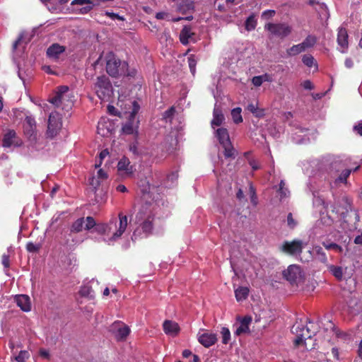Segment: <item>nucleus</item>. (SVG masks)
Masks as SVG:
<instances>
[{
	"instance_id": "nucleus-1",
	"label": "nucleus",
	"mask_w": 362,
	"mask_h": 362,
	"mask_svg": "<svg viewBox=\"0 0 362 362\" xmlns=\"http://www.w3.org/2000/svg\"><path fill=\"white\" fill-rule=\"evenodd\" d=\"M106 71L113 78H118L122 76H135V69L129 70L128 63L121 61L113 52H110L105 56Z\"/></svg>"
},
{
	"instance_id": "nucleus-2",
	"label": "nucleus",
	"mask_w": 362,
	"mask_h": 362,
	"mask_svg": "<svg viewBox=\"0 0 362 362\" xmlns=\"http://www.w3.org/2000/svg\"><path fill=\"white\" fill-rule=\"evenodd\" d=\"M73 97L68 86H61L57 87L55 95L49 99V102L55 107L69 112L74 105Z\"/></svg>"
},
{
	"instance_id": "nucleus-3",
	"label": "nucleus",
	"mask_w": 362,
	"mask_h": 362,
	"mask_svg": "<svg viewBox=\"0 0 362 362\" xmlns=\"http://www.w3.org/2000/svg\"><path fill=\"white\" fill-rule=\"evenodd\" d=\"M309 325L304 326L303 325H295L292 327V332L296 334V337L294 340L295 346L304 345L307 346L306 340L310 339L313 336L317 333V328L312 322H309Z\"/></svg>"
},
{
	"instance_id": "nucleus-4",
	"label": "nucleus",
	"mask_w": 362,
	"mask_h": 362,
	"mask_svg": "<svg viewBox=\"0 0 362 362\" xmlns=\"http://www.w3.org/2000/svg\"><path fill=\"white\" fill-rule=\"evenodd\" d=\"M136 219L140 221L143 220L139 227L134 231L132 239L134 241L138 238H147L152 234L154 227L155 216L153 214H148L145 218L143 214L139 212L136 216Z\"/></svg>"
},
{
	"instance_id": "nucleus-5",
	"label": "nucleus",
	"mask_w": 362,
	"mask_h": 362,
	"mask_svg": "<svg viewBox=\"0 0 362 362\" xmlns=\"http://www.w3.org/2000/svg\"><path fill=\"white\" fill-rule=\"evenodd\" d=\"M98 97L103 101H109L113 95V87L110 80L106 76L97 78L94 86Z\"/></svg>"
},
{
	"instance_id": "nucleus-6",
	"label": "nucleus",
	"mask_w": 362,
	"mask_h": 362,
	"mask_svg": "<svg viewBox=\"0 0 362 362\" xmlns=\"http://www.w3.org/2000/svg\"><path fill=\"white\" fill-rule=\"evenodd\" d=\"M305 244L301 240H293L292 241H284L280 247V250L288 255H300Z\"/></svg>"
},
{
	"instance_id": "nucleus-7",
	"label": "nucleus",
	"mask_w": 362,
	"mask_h": 362,
	"mask_svg": "<svg viewBox=\"0 0 362 362\" xmlns=\"http://www.w3.org/2000/svg\"><path fill=\"white\" fill-rule=\"evenodd\" d=\"M62 126V117L57 112L50 113L48 119L47 130L46 132L47 136L52 139L56 136Z\"/></svg>"
},
{
	"instance_id": "nucleus-8",
	"label": "nucleus",
	"mask_w": 362,
	"mask_h": 362,
	"mask_svg": "<svg viewBox=\"0 0 362 362\" xmlns=\"http://www.w3.org/2000/svg\"><path fill=\"white\" fill-rule=\"evenodd\" d=\"M194 2L192 0H181L177 5V11L183 15H189L185 18L178 17L173 18V22H178L182 19L192 21L193 19L192 13L194 11Z\"/></svg>"
},
{
	"instance_id": "nucleus-9",
	"label": "nucleus",
	"mask_w": 362,
	"mask_h": 362,
	"mask_svg": "<svg viewBox=\"0 0 362 362\" xmlns=\"http://www.w3.org/2000/svg\"><path fill=\"white\" fill-rule=\"evenodd\" d=\"M265 29L269 31L273 35L280 38H284L289 35L292 28L286 23H269L265 25Z\"/></svg>"
},
{
	"instance_id": "nucleus-10",
	"label": "nucleus",
	"mask_w": 362,
	"mask_h": 362,
	"mask_svg": "<svg viewBox=\"0 0 362 362\" xmlns=\"http://www.w3.org/2000/svg\"><path fill=\"white\" fill-rule=\"evenodd\" d=\"M23 132L30 141H35L37 140L36 122L31 115H25L23 122Z\"/></svg>"
},
{
	"instance_id": "nucleus-11",
	"label": "nucleus",
	"mask_w": 362,
	"mask_h": 362,
	"mask_svg": "<svg viewBox=\"0 0 362 362\" xmlns=\"http://www.w3.org/2000/svg\"><path fill=\"white\" fill-rule=\"evenodd\" d=\"M117 168L118 175L123 178L132 177L135 171L134 167L131 165L129 159L126 156H123L119 160Z\"/></svg>"
},
{
	"instance_id": "nucleus-12",
	"label": "nucleus",
	"mask_w": 362,
	"mask_h": 362,
	"mask_svg": "<svg viewBox=\"0 0 362 362\" xmlns=\"http://www.w3.org/2000/svg\"><path fill=\"white\" fill-rule=\"evenodd\" d=\"M284 277L291 284L296 283L303 276V272L300 266L291 264L283 272Z\"/></svg>"
},
{
	"instance_id": "nucleus-13",
	"label": "nucleus",
	"mask_w": 362,
	"mask_h": 362,
	"mask_svg": "<svg viewBox=\"0 0 362 362\" xmlns=\"http://www.w3.org/2000/svg\"><path fill=\"white\" fill-rule=\"evenodd\" d=\"M197 339L198 341L206 348L213 346L218 340L216 334L209 332L207 330L204 331L203 333L199 332L197 334Z\"/></svg>"
},
{
	"instance_id": "nucleus-14",
	"label": "nucleus",
	"mask_w": 362,
	"mask_h": 362,
	"mask_svg": "<svg viewBox=\"0 0 362 362\" xmlns=\"http://www.w3.org/2000/svg\"><path fill=\"white\" fill-rule=\"evenodd\" d=\"M119 222L118 228L115 233H113L112 237L110 238V241H115L119 239L124 233L128 226V218L127 216L123 215L122 213H119Z\"/></svg>"
},
{
	"instance_id": "nucleus-15",
	"label": "nucleus",
	"mask_w": 362,
	"mask_h": 362,
	"mask_svg": "<svg viewBox=\"0 0 362 362\" xmlns=\"http://www.w3.org/2000/svg\"><path fill=\"white\" fill-rule=\"evenodd\" d=\"M112 329L116 330L115 337L117 340H124L129 334L130 329L120 322H115L112 325Z\"/></svg>"
},
{
	"instance_id": "nucleus-16",
	"label": "nucleus",
	"mask_w": 362,
	"mask_h": 362,
	"mask_svg": "<svg viewBox=\"0 0 362 362\" xmlns=\"http://www.w3.org/2000/svg\"><path fill=\"white\" fill-rule=\"evenodd\" d=\"M348 33L346 28H340L338 30L337 33V43L339 45V49L341 52H344L345 50L348 48L349 42H348Z\"/></svg>"
},
{
	"instance_id": "nucleus-17",
	"label": "nucleus",
	"mask_w": 362,
	"mask_h": 362,
	"mask_svg": "<svg viewBox=\"0 0 362 362\" xmlns=\"http://www.w3.org/2000/svg\"><path fill=\"white\" fill-rule=\"evenodd\" d=\"M65 50L64 46L60 45L58 43H54L47 48L46 54L49 59H57L59 55L64 52Z\"/></svg>"
},
{
	"instance_id": "nucleus-18",
	"label": "nucleus",
	"mask_w": 362,
	"mask_h": 362,
	"mask_svg": "<svg viewBox=\"0 0 362 362\" xmlns=\"http://www.w3.org/2000/svg\"><path fill=\"white\" fill-rule=\"evenodd\" d=\"M163 327L165 334L173 337L177 335L180 330L179 325L172 320H165Z\"/></svg>"
},
{
	"instance_id": "nucleus-19",
	"label": "nucleus",
	"mask_w": 362,
	"mask_h": 362,
	"mask_svg": "<svg viewBox=\"0 0 362 362\" xmlns=\"http://www.w3.org/2000/svg\"><path fill=\"white\" fill-rule=\"evenodd\" d=\"M252 322V318L250 316H245L240 320V325L237 327L234 332L236 336H240L243 334L248 333L250 332L249 325Z\"/></svg>"
},
{
	"instance_id": "nucleus-20",
	"label": "nucleus",
	"mask_w": 362,
	"mask_h": 362,
	"mask_svg": "<svg viewBox=\"0 0 362 362\" xmlns=\"http://www.w3.org/2000/svg\"><path fill=\"white\" fill-rule=\"evenodd\" d=\"M17 305L24 312H28L31 310V303L30 297L27 295H18L16 296Z\"/></svg>"
},
{
	"instance_id": "nucleus-21",
	"label": "nucleus",
	"mask_w": 362,
	"mask_h": 362,
	"mask_svg": "<svg viewBox=\"0 0 362 362\" xmlns=\"http://www.w3.org/2000/svg\"><path fill=\"white\" fill-rule=\"evenodd\" d=\"M194 35H195V33L192 31L191 27L185 25L180 33V41L183 45H187Z\"/></svg>"
},
{
	"instance_id": "nucleus-22",
	"label": "nucleus",
	"mask_w": 362,
	"mask_h": 362,
	"mask_svg": "<svg viewBox=\"0 0 362 362\" xmlns=\"http://www.w3.org/2000/svg\"><path fill=\"white\" fill-rule=\"evenodd\" d=\"M216 136L221 146L230 143L228 130L225 128H219L216 130Z\"/></svg>"
},
{
	"instance_id": "nucleus-23",
	"label": "nucleus",
	"mask_w": 362,
	"mask_h": 362,
	"mask_svg": "<svg viewBox=\"0 0 362 362\" xmlns=\"http://www.w3.org/2000/svg\"><path fill=\"white\" fill-rule=\"evenodd\" d=\"M16 137V133L13 130H11L7 132L3 139L2 146L4 147L8 148L11 146L12 144H14L13 139Z\"/></svg>"
},
{
	"instance_id": "nucleus-24",
	"label": "nucleus",
	"mask_w": 362,
	"mask_h": 362,
	"mask_svg": "<svg viewBox=\"0 0 362 362\" xmlns=\"http://www.w3.org/2000/svg\"><path fill=\"white\" fill-rule=\"evenodd\" d=\"M247 110L252 113V115L257 117L261 118L264 116V109L259 108L257 103L254 104L252 103L248 104Z\"/></svg>"
},
{
	"instance_id": "nucleus-25",
	"label": "nucleus",
	"mask_w": 362,
	"mask_h": 362,
	"mask_svg": "<svg viewBox=\"0 0 362 362\" xmlns=\"http://www.w3.org/2000/svg\"><path fill=\"white\" fill-rule=\"evenodd\" d=\"M248 295L249 288L247 287L240 286L235 290V296L238 301L245 300Z\"/></svg>"
},
{
	"instance_id": "nucleus-26",
	"label": "nucleus",
	"mask_w": 362,
	"mask_h": 362,
	"mask_svg": "<svg viewBox=\"0 0 362 362\" xmlns=\"http://www.w3.org/2000/svg\"><path fill=\"white\" fill-rule=\"evenodd\" d=\"M224 120V116L221 110L214 108V118L211 121L212 126H220Z\"/></svg>"
},
{
	"instance_id": "nucleus-27",
	"label": "nucleus",
	"mask_w": 362,
	"mask_h": 362,
	"mask_svg": "<svg viewBox=\"0 0 362 362\" xmlns=\"http://www.w3.org/2000/svg\"><path fill=\"white\" fill-rule=\"evenodd\" d=\"M329 272L339 281L343 279V269L341 267L335 265H329L328 267Z\"/></svg>"
},
{
	"instance_id": "nucleus-28",
	"label": "nucleus",
	"mask_w": 362,
	"mask_h": 362,
	"mask_svg": "<svg viewBox=\"0 0 362 362\" xmlns=\"http://www.w3.org/2000/svg\"><path fill=\"white\" fill-rule=\"evenodd\" d=\"M257 20L255 18V15L252 13L245 21V28L247 31H251L255 29L257 26Z\"/></svg>"
},
{
	"instance_id": "nucleus-29",
	"label": "nucleus",
	"mask_w": 362,
	"mask_h": 362,
	"mask_svg": "<svg viewBox=\"0 0 362 362\" xmlns=\"http://www.w3.org/2000/svg\"><path fill=\"white\" fill-rule=\"evenodd\" d=\"M84 218H79L76 219L71 225L70 230L71 233H79L82 231L83 228Z\"/></svg>"
},
{
	"instance_id": "nucleus-30",
	"label": "nucleus",
	"mask_w": 362,
	"mask_h": 362,
	"mask_svg": "<svg viewBox=\"0 0 362 362\" xmlns=\"http://www.w3.org/2000/svg\"><path fill=\"white\" fill-rule=\"evenodd\" d=\"M305 50L302 42L298 45H293L291 48L287 49V54L289 56H294L298 54Z\"/></svg>"
},
{
	"instance_id": "nucleus-31",
	"label": "nucleus",
	"mask_w": 362,
	"mask_h": 362,
	"mask_svg": "<svg viewBox=\"0 0 362 362\" xmlns=\"http://www.w3.org/2000/svg\"><path fill=\"white\" fill-rule=\"evenodd\" d=\"M222 146L224 148L223 154H224V156L226 158H235V150L233 148V146H232L231 142L229 143L228 144L223 145Z\"/></svg>"
},
{
	"instance_id": "nucleus-32",
	"label": "nucleus",
	"mask_w": 362,
	"mask_h": 362,
	"mask_svg": "<svg viewBox=\"0 0 362 362\" xmlns=\"http://www.w3.org/2000/svg\"><path fill=\"white\" fill-rule=\"evenodd\" d=\"M221 342L223 344H228L230 341V332L228 328L223 327L221 329Z\"/></svg>"
},
{
	"instance_id": "nucleus-33",
	"label": "nucleus",
	"mask_w": 362,
	"mask_h": 362,
	"mask_svg": "<svg viewBox=\"0 0 362 362\" xmlns=\"http://www.w3.org/2000/svg\"><path fill=\"white\" fill-rule=\"evenodd\" d=\"M351 170L345 169L343 170L339 176L335 180V183H347V178L349 177Z\"/></svg>"
},
{
	"instance_id": "nucleus-34",
	"label": "nucleus",
	"mask_w": 362,
	"mask_h": 362,
	"mask_svg": "<svg viewBox=\"0 0 362 362\" xmlns=\"http://www.w3.org/2000/svg\"><path fill=\"white\" fill-rule=\"evenodd\" d=\"M241 108L240 107H235L231 111V116L233 118V122L235 124H238L243 122V117L241 115Z\"/></svg>"
},
{
	"instance_id": "nucleus-35",
	"label": "nucleus",
	"mask_w": 362,
	"mask_h": 362,
	"mask_svg": "<svg viewBox=\"0 0 362 362\" xmlns=\"http://www.w3.org/2000/svg\"><path fill=\"white\" fill-rule=\"evenodd\" d=\"M317 42V37L314 35H308L305 39L303 41L302 44L305 49H308L313 47Z\"/></svg>"
},
{
	"instance_id": "nucleus-36",
	"label": "nucleus",
	"mask_w": 362,
	"mask_h": 362,
	"mask_svg": "<svg viewBox=\"0 0 362 362\" xmlns=\"http://www.w3.org/2000/svg\"><path fill=\"white\" fill-rule=\"evenodd\" d=\"M79 293L83 297L93 298V291L89 286H83L81 288Z\"/></svg>"
},
{
	"instance_id": "nucleus-37",
	"label": "nucleus",
	"mask_w": 362,
	"mask_h": 362,
	"mask_svg": "<svg viewBox=\"0 0 362 362\" xmlns=\"http://www.w3.org/2000/svg\"><path fill=\"white\" fill-rule=\"evenodd\" d=\"M188 65L190 69L191 73L194 75L196 72V66L197 63V60L194 54H191L189 56L187 59Z\"/></svg>"
},
{
	"instance_id": "nucleus-38",
	"label": "nucleus",
	"mask_w": 362,
	"mask_h": 362,
	"mask_svg": "<svg viewBox=\"0 0 362 362\" xmlns=\"http://www.w3.org/2000/svg\"><path fill=\"white\" fill-rule=\"evenodd\" d=\"M322 245L325 247L326 250H333L339 252H341L343 251L342 247L334 243H322Z\"/></svg>"
},
{
	"instance_id": "nucleus-39",
	"label": "nucleus",
	"mask_w": 362,
	"mask_h": 362,
	"mask_svg": "<svg viewBox=\"0 0 362 362\" xmlns=\"http://www.w3.org/2000/svg\"><path fill=\"white\" fill-rule=\"evenodd\" d=\"M42 245L40 243L35 244L32 242H28L26 244V250L29 252H37L40 250Z\"/></svg>"
},
{
	"instance_id": "nucleus-40",
	"label": "nucleus",
	"mask_w": 362,
	"mask_h": 362,
	"mask_svg": "<svg viewBox=\"0 0 362 362\" xmlns=\"http://www.w3.org/2000/svg\"><path fill=\"white\" fill-rule=\"evenodd\" d=\"M302 62L308 67H312L315 64V59L311 54H304L302 57Z\"/></svg>"
},
{
	"instance_id": "nucleus-41",
	"label": "nucleus",
	"mask_w": 362,
	"mask_h": 362,
	"mask_svg": "<svg viewBox=\"0 0 362 362\" xmlns=\"http://www.w3.org/2000/svg\"><path fill=\"white\" fill-rule=\"evenodd\" d=\"M30 356L28 351H21L17 356H16V360L18 362H25L26 359H28Z\"/></svg>"
},
{
	"instance_id": "nucleus-42",
	"label": "nucleus",
	"mask_w": 362,
	"mask_h": 362,
	"mask_svg": "<svg viewBox=\"0 0 362 362\" xmlns=\"http://www.w3.org/2000/svg\"><path fill=\"white\" fill-rule=\"evenodd\" d=\"M132 103V110L130 112V115H129L130 119H134L136 115L138 113V112L140 109V106L136 100H134Z\"/></svg>"
},
{
	"instance_id": "nucleus-43",
	"label": "nucleus",
	"mask_w": 362,
	"mask_h": 362,
	"mask_svg": "<svg viewBox=\"0 0 362 362\" xmlns=\"http://www.w3.org/2000/svg\"><path fill=\"white\" fill-rule=\"evenodd\" d=\"M86 220V223L84 228L87 230L92 229L96 225L95 221L92 216H87Z\"/></svg>"
},
{
	"instance_id": "nucleus-44",
	"label": "nucleus",
	"mask_w": 362,
	"mask_h": 362,
	"mask_svg": "<svg viewBox=\"0 0 362 362\" xmlns=\"http://www.w3.org/2000/svg\"><path fill=\"white\" fill-rule=\"evenodd\" d=\"M285 182L284 180H281L279 183V192L281 195V198H284L287 196V194L289 192L288 190L284 187Z\"/></svg>"
},
{
	"instance_id": "nucleus-45",
	"label": "nucleus",
	"mask_w": 362,
	"mask_h": 362,
	"mask_svg": "<svg viewBox=\"0 0 362 362\" xmlns=\"http://www.w3.org/2000/svg\"><path fill=\"white\" fill-rule=\"evenodd\" d=\"M287 225L291 229H293L297 225V222L293 218L291 213H289L287 216Z\"/></svg>"
},
{
	"instance_id": "nucleus-46",
	"label": "nucleus",
	"mask_w": 362,
	"mask_h": 362,
	"mask_svg": "<svg viewBox=\"0 0 362 362\" xmlns=\"http://www.w3.org/2000/svg\"><path fill=\"white\" fill-rule=\"evenodd\" d=\"M123 132L127 134H132L134 132V127L132 122H128L122 127Z\"/></svg>"
},
{
	"instance_id": "nucleus-47",
	"label": "nucleus",
	"mask_w": 362,
	"mask_h": 362,
	"mask_svg": "<svg viewBox=\"0 0 362 362\" xmlns=\"http://www.w3.org/2000/svg\"><path fill=\"white\" fill-rule=\"evenodd\" d=\"M332 332L335 334L336 337L337 338H343V339H346V337L348 336L347 334L341 332V331H339V329H337L334 325H332Z\"/></svg>"
},
{
	"instance_id": "nucleus-48",
	"label": "nucleus",
	"mask_w": 362,
	"mask_h": 362,
	"mask_svg": "<svg viewBox=\"0 0 362 362\" xmlns=\"http://www.w3.org/2000/svg\"><path fill=\"white\" fill-rule=\"evenodd\" d=\"M175 107H171L168 110H167L166 111L164 112L163 118L165 119L171 118L173 116V115L175 114Z\"/></svg>"
},
{
	"instance_id": "nucleus-49",
	"label": "nucleus",
	"mask_w": 362,
	"mask_h": 362,
	"mask_svg": "<svg viewBox=\"0 0 362 362\" xmlns=\"http://www.w3.org/2000/svg\"><path fill=\"white\" fill-rule=\"evenodd\" d=\"M83 4H87V5L94 4V1H93L92 0H74L71 2V5H83Z\"/></svg>"
},
{
	"instance_id": "nucleus-50",
	"label": "nucleus",
	"mask_w": 362,
	"mask_h": 362,
	"mask_svg": "<svg viewBox=\"0 0 362 362\" xmlns=\"http://www.w3.org/2000/svg\"><path fill=\"white\" fill-rule=\"evenodd\" d=\"M1 263L5 268L10 267V257L8 255L4 254L1 257Z\"/></svg>"
},
{
	"instance_id": "nucleus-51",
	"label": "nucleus",
	"mask_w": 362,
	"mask_h": 362,
	"mask_svg": "<svg viewBox=\"0 0 362 362\" xmlns=\"http://www.w3.org/2000/svg\"><path fill=\"white\" fill-rule=\"evenodd\" d=\"M88 182L89 185L92 186L94 189H97L100 185L99 180L93 176L89 178Z\"/></svg>"
},
{
	"instance_id": "nucleus-52",
	"label": "nucleus",
	"mask_w": 362,
	"mask_h": 362,
	"mask_svg": "<svg viewBox=\"0 0 362 362\" xmlns=\"http://www.w3.org/2000/svg\"><path fill=\"white\" fill-rule=\"evenodd\" d=\"M107 112L110 115L113 116H119L120 112L113 105H109L107 106Z\"/></svg>"
},
{
	"instance_id": "nucleus-53",
	"label": "nucleus",
	"mask_w": 362,
	"mask_h": 362,
	"mask_svg": "<svg viewBox=\"0 0 362 362\" xmlns=\"http://www.w3.org/2000/svg\"><path fill=\"white\" fill-rule=\"evenodd\" d=\"M274 15H275L274 10H267L262 13V17L264 19H269V18L273 17Z\"/></svg>"
},
{
	"instance_id": "nucleus-54",
	"label": "nucleus",
	"mask_w": 362,
	"mask_h": 362,
	"mask_svg": "<svg viewBox=\"0 0 362 362\" xmlns=\"http://www.w3.org/2000/svg\"><path fill=\"white\" fill-rule=\"evenodd\" d=\"M252 83L255 86H260L263 83V77L260 76H254L252 80Z\"/></svg>"
},
{
	"instance_id": "nucleus-55",
	"label": "nucleus",
	"mask_w": 362,
	"mask_h": 362,
	"mask_svg": "<svg viewBox=\"0 0 362 362\" xmlns=\"http://www.w3.org/2000/svg\"><path fill=\"white\" fill-rule=\"evenodd\" d=\"M95 6L94 4L87 5L79 10V13L81 14H86L89 13L91 10H93V7Z\"/></svg>"
},
{
	"instance_id": "nucleus-56",
	"label": "nucleus",
	"mask_w": 362,
	"mask_h": 362,
	"mask_svg": "<svg viewBox=\"0 0 362 362\" xmlns=\"http://www.w3.org/2000/svg\"><path fill=\"white\" fill-rule=\"evenodd\" d=\"M105 15L106 16H108V17L111 18L112 19L124 20L123 17H122L119 14L115 13L113 12L106 11L105 13Z\"/></svg>"
},
{
	"instance_id": "nucleus-57",
	"label": "nucleus",
	"mask_w": 362,
	"mask_h": 362,
	"mask_svg": "<svg viewBox=\"0 0 362 362\" xmlns=\"http://www.w3.org/2000/svg\"><path fill=\"white\" fill-rule=\"evenodd\" d=\"M301 86L306 90H313L314 88V86L310 80L304 81Z\"/></svg>"
},
{
	"instance_id": "nucleus-58",
	"label": "nucleus",
	"mask_w": 362,
	"mask_h": 362,
	"mask_svg": "<svg viewBox=\"0 0 362 362\" xmlns=\"http://www.w3.org/2000/svg\"><path fill=\"white\" fill-rule=\"evenodd\" d=\"M97 177L98 180H104L107 178V174L100 168L98 170Z\"/></svg>"
},
{
	"instance_id": "nucleus-59",
	"label": "nucleus",
	"mask_w": 362,
	"mask_h": 362,
	"mask_svg": "<svg viewBox=\"0 0 362 362\" xmlns=\"http://www.w3.org/2000/svg\"><path fill=\"white\" fill-rule=\"evenodd\" d=\"M353 130L357 134L362 136V121L358 122L357 124L354 125L353 127Z\"/></svg>"
},
{
	"instance_id": "nucleus-60",
	"label": "nucleus",
	"mask_w": 362,
	"mask_h": 362,
	"mask_svg": "<svg viewBox=\"0 0 362 362\" xmlns=\"http://www.w3.org/2000/svg\"><path fill=\"white\" fill-rule=\"evenodd\" d=\"M250 165L252 167L253 170H257L260 168L258 163L255 160H251L249 161Z\"/></svg>"
},
{
	"instance_id": "nucleus-61",
	"label": "nucleus",
	"mask_w": 362,
	"mask_h": 362,
	"mask_svg": "<svg viewBox=\"0 0 362 362\" xmlns=\"http://www.w3.org/2000/svg\"><path fill=\"white\" fill-rule=\"evenodd\" d=\"M168 16V14L165 12H158L156 13V18L158 20H162L165 19Z\"/></svg>"
},
{
	"instance_id": "nucleus-62",
	"label": "nucleus",
	"mask_w": 362,
	"mask_h": 362,
	"mask_svg": "<svg viewBox=\"0 0 362 362\" xmlns=\"http://www.w3.org/2000/svg\"><path fill=\"white\" fill-rule=\"evenodd\" d=\"M344 64L346 66V68H352L353 66H354V62L352 61L351 59L350 58H347L346 59L345 62H344Z\"/></svg>"
},
{
	"instance_id": "nucleus-63",
	"label": "nucleus",
	"mask_w": 362,
	"mask_h": 362,
	"mask_svg": "<svg viewBox=\"0 0 362 362\" xmlns=\"http://www.w3.org/2000/svg\"><path fill=\"white\" fill-rule=\"evenodd\" d=\"M109 154L107 149L103 150L99 154V160H103Z\"/></svg>"
},
{
	"instance_id": "nucleus-64",
	"label": "nucleus",
	"mask_w": 362,
	"mask_h": 362,
	"mask_svg": "<svg viewBox=\"0 0 362 362\" xmlns=\"http://www.w3.org/2000/svg\"><path fill=\"white\" fill-rule=\"evenodd\" d=\"M354 243L356 245H362V233L355 238Z\"/></svg>"
}]
</instances>
